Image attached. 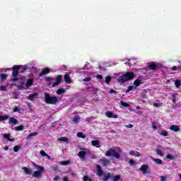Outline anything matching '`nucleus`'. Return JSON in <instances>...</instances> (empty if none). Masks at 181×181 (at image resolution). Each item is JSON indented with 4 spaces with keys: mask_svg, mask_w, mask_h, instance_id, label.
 Instances as JSON below:
<instances>
[{
    "mask_svg": "<svg viewBox=\"0 0 181 181\" xmlns=\"http://www.w3.org/2000/svg\"><path fill=\"white\" fill-rule=\"evenodd\" d=\"M13 112H18L21 111V109H19V107H16L13 109Z\"/></svg>",
    "mask_w": 181,
    "mask_h": 181,
    "instance_id": "3c124183",
    "label": "nucleus"
},
{
    "mask_svg": "<svg viewBox=\"0 0 181 181\" xmlns=\"http://www.w3.org/2000/svg\"><path fill=\"white\" fill-rule=\"evenodd\" d=\"M147 67L148 70H153V71H156L159 70V64L154 63L153 62H148Z\"/></svg>",
    "mask_w": 181,
    "mask_h": 181,
    "instance_id": "423d86ee",
    "label": "nucleus"
},
{
    "mask_svg": "<svg viewBox=\"0 0 181 181\" xmlns=\"http://www.w3.org/2000/svg\"><path fill=\"white\" fill-rule=\"evenodd\" d=\"M160 135H162V136H168V132L165 131V132H162Z\"/></svg>",
    "mask_w": 181,
    "mask_h": 181,
    "instance_id": "de8ad7c7",
    "label": "nucleus"
},
{
    "mask_svg": "<svg viewBox=\"0 0 181 181\" xmlns=\"http://www.w3.org/2000/svg\"><path fill=\"white\" fill-rule=\"evenodd\" d=\"M71 162V161H70V160L61 161L60 165H62L63 166H66V165H69Z\"/></svg>",
    "mask_w": 181,
    "mask_h": 181,
    "instance_id": "c756f323",
    "label": "nucleus"
},
{
    "mask_svg": "<svg viewBox=\"0 0 181 181\" xmlns=\"http://www.w3.org/2000/svg\"><path fill=\"white\" fill-rule=\"evenodd\" d=\"M112 118H118V115L112 113Z\"/></svg>",
    "mask_w": 181,
    "mask_h": 181,
    "instance_id": "0e129e2a",
    "label": "nucleus"
},
{
    "mask_svg": "<svg viewBox=\"0 0 181 181\" xmlns=\"http://www.w3.org/2000/svg\"><path fill=\"white\" fill-rule=\"evenodd\" d=\"M112 114H113V112H110V111H107L105 112V115H106V117H107V118H112Z\"/></svg>",
    "mask_w": 181,
    "mask_h": 181,
    "instance_id": "473e14b6",
    "label": "nucleus"
},
{
    "mask_svg": "<svg viewBox=\"0 0 181 181\" xmlns=\"http://www.w3.org/2000/svg\"><path fill=\"white\" fill-rule=\"evenodd\" d=\"M151 159L157 165H162L163 163V161L162 160L159 159V158H152Z\"/></svg>",
    "mask_w": 181,
    "mask_h": 181,
    "instance_id": "412c9836",
    "label": "nucleus"
},
{
    "mask_svg": "<svg viewBox=\"0 0 181 181\" xmlns=\"http://www.w3.org/2000/svg\"><path fill=\"white\" fill-rule=\"evenodd\" d=\"M60 179V177H59V175H56L54 178L53 180L54 181H57Z\"/></svg>",
    "mask_w": 181,
    "mask_h": 181,
    "instance_id": "6e6d98bb",
    "label": "nucleus"
},
{
    "mask_svg": "<svg viewBox=\"0 0 181 181\" xmlns=\"http://www.w3.org/2000/svg\"><path fill=\"white\" fill-rule=\"evenodd\" d=\"M101 160H102V163H103V166H107V165H110V161L108 159H103Z\"/></svg>",
    "mask_w": 181,
    "mask_h": 181,
    "instance_id": "bb28decb",
    "label": "nucleus"
},
{
    "mask_svg": "<svg viewBox=\"0 0 181 181\" xmlns=\"http://www.w3.org/2000/svg\"><path fill=\"white\" fill-rule=\"evenodd\" d=\"M133 78H135V75L134 74V72L129 71L119 76L117 78V82L120 83V84H125L127 81H129V80H133Z\"/></svg>",
    "mask_w": 181,
    "mask_h": 181,
    "instance_id": "f257e3e1",
    "label": "nucleus"
},
{
    "mask_svg": "<svg viewBox=\"0 0 181 181\" xmlns=\"http://www.w3.org/2000/svg\"><path fill=\"white\" fill-rule=\"evenodd\" d=\"M148 169H149V166L148 165H142L140 168V170L144 175H146V173H148Z\"/></svg>",
    "mask_w": 181,
    "mask_h": 181,
    "instance_id": "1a4fd4ad",
    "label": "nucleus"
},
{
    "mask_svg": "<svg viewBox=\"0 0 181 181\" xmlns=\"http://www.w3.org/2000/svg\"><path fill=\"white\" fill-rule=\"evenodd\" d=\"M64 78L65 80V83H66L67 84H70V83H71V78H70V76L69 74H65Z\"/></svg>",
    "mask_w": 181,
    "mask_h": 181,
    "instance_id": "aec40b11",
    "label": "nucleus"
},
{
    "mask_svg": "<svg viewBox=\"0 0 181 181\" xmlns=\"http://www.w3.org/2000/svg\"><path fill=\"white\" fill-rule=\"evenodd\" d=\"M157 155H159L160 156H163V153L162 152V150L160 149H157L156 151Z\"/></svg>",
    "mask_w": 181,
    "mask_h": 181,
    "instance_id": "a19ab883",
    "label": "nucleus"
},
{
    "mask_svg": "<svg viewBox=\"0 0 181 181\" xmlns=\"http://www.w3.org/2000/svg\"><path fill=\"white\" fill-rule=\"evenodd\" d=\"M11 81H19V78H16V77L12 78Z\"/></svg>",
    "mask_w": 181,
    "mask_h": 181,
    "instance_id": "13d9d810",
    "label": "nucleus"
},
{
    "mask_svg": "<svg viewBox=\"0 0 181 181\" xmlns=\"http://www.w3.org/2000/svg\"><path fill=\"white\" fill-rule=\"evenodd\" d=\"M8 123H10L13 127H15V125H18V119L15 117H10Z\"/></svg>",
    "mask_w": 181,
    "mask_h": 181,
    "instance_id": "4468645a",
    "label": "nucleus"
},
{
    "mask_svg": "<svg viewBox=\"0 0 181 181\" xmlns=\"http://www.w3.org/2000/svg\"><path fill=\"white\" fill-rule=\"evenodd\" d=\"M120 104L122 107H129V103H127L122 100L120 101Z\"/></svg>",
    "mask_w": 181,
    "mask_h": 181,
    "instance_id": "e433bc0d",
    "label": "nucleus"
},
{
    "mask_svg": "<svg viewBox=\"0 0 181 181\" xmlns=\"http://www.w3.org/2000/svg\"><path fill=\"white\" fill-rule=\"evenodd\" d=\"M36 135H37V132H36L30 133V134L28 135L27 139H30V138H32V136H36Z\"/></svg>",
    "mask_w": 181,
    "mask_h": 181,
    "instance_id": "c85d7f7f",
    "label": "nucleus"
},
{
    "mask_svg": "<svg viewBox=\"0 0 181 181\" xmlns=\"http://www.w3.org/2000/svg\"><path fill=\"white\" fill-rule=\"evenodd\" d=\"M111 178H112V181H119L121 180V175H117L114 176V174L107 173L106 175L102 178V181H108Z\"/></svg>",
    "mask_w": 181,
    "mask_h": 181,
    "instance_id": "20e7f679",
    "label": "nucleus"
},
{
    "mask_svg": "<svg viewBox=\"0 0 181 181\" xmlns=\"http://www.w3.org/2000/svg\"><path fill=\"white\" fill-rule=\"evenodd\" d=\"M129 163L130 164V166H132L134 165H136V162H135V160H132V159H130L129 160Z\"/></svg>",
    "mask_w": 181,
    "mask_h": 181,
    "instance_id": "79ce46f5",
    "label": "nucleus"
},
{
    "mask_svg": "<svg viewBox=\"0 0 181 181\" xmlns=\"http://www.w3.org/2000/svg\"><path fill=\"white\" fill-rule=\"evenodd\" d=\"M45 81H46L47 83H50V81H54V78H50V77H46V78H45Z\"/></svg>",
    "mask_w": 181,
    "mask_h": 181,
    "instance_id": "ea45409f",
    "label": "nucleus"
},
{
    "mask_svg": "<svg viewBox=\"0 0 181 181\" xmlns=\"http://www.w3.org/2000/svg\"><path fill=\"white\" fill-rule=\"evenodd\" d=\"M0 90H1V91H5V90H6L5 86H0Z\"/></svg>",
    "mask_w": 181,
    "mask_h": 181,
    "instance_id": "e2e57ef3",
    "label": "nucleus"
},
{
    "mask_svg": "<svg viewBox=\"0 0 181 181\" xmlns=\"http://www.w3.org/2000/svg\"><path fill=\"white\" fill-rule=\"evenodd\" d=\"M38 95L39 94H37V93L30 94L28 96V100H30V101H33L37 98Z\"/></svg>",
    "mask_w": 181,
    "mask_h": 181,
    "instance_id": "ddd939ff",
    "label": "nucleus"
},
{
    "mask_svg": "<svg viewBox=\"0 0 181 181\" xmlns=\"http://www.w3.org/2000/svg\"><path fill=\"white\" fill-rule=\"evenodd\" d=\"M78 121H80V117H78V116L74 117L73 122H75V124H77V122H78Z\"/></svg>",
    "mask_w": 181,
    "mask_h": 181,
    "instance_id": "f704fd0d",
    "label": "nucleus"
},
{
    "mask_svg": "<svg viewBox=\"0 0 181 181\" xmlns=\"http://www.w3.org/2000/svg\"><path fill=\"white\" fill-rule=\"evenodd\" d=\"M134 84L135 87H139V86H141V84H142V82L139 79H136L134 82Z\"/></svg>",
    "mask_w": 181,
    "mask_h": 181,
    "instance_id": "a878e982",
    "label": "nucleus"
},
{
    "mask_svg": "<svg viewBox=\"0 0 181 181\" xmlns=\"http://www.w3.org/2000/svg\"><path fill=\"white\" fill-rule=\"evenodd\" d=\"M56 82L52 84V87H56L57 86H59L60 83H62V75H58L56 78Z\"/></svg>",
    "mask_w": 181,
    "mask_h": 181,
    "instance_id": "9d476101",
    "label": "nucleus"
},
{
    "mask_svg": "<svg viewBox=\"0 0 181 181\" xmlns=\"http://www.w3.org/2000/svg\"><path fill=\"white\" fill-rule=\"evenodd\" d=\"M172 101H173V104H176V95H172Z\"/></svg>",
    "mask_w": 181,
    "mask_h": 181,
    "instance_id": "49530a36",
    "label": "nucleus"
},
{
    "mask_svg": "<svg viewBox=\"0 0 181 181\" xmlns=\"http://www.w3.org/2000/svg\"><path fill=\"white\" fill-rule=\"evenodd\" d=\"M64 93H66V90L63 88H59L57 90V94L58 95H61V94H64Z\"/></svg>",
    "mask_w": 181,
    "mask_h": 181,
    "instance_id": "5701e85b",
    "label": "nucleus"
},
{
    "mask_svg": "<svg viewBox=\"0 0 181 181\" xmlns=\"http://www.w3.org/2000/svg\"><path fill=\"white\" fill-rule=\"evenodd\" d=\"M153 107H155L156 108H158V107H159V103H153Z\"/></svg>",
    "mask_w": 181,
    "mask_h": 181,
    "instance_id": "bf43d9fd",
    "label": "nucleus"
},
{
    "mask_svg": "<svg viewBox=\"0 0 181 181\" xmlns=\"http://www.w3.org/2000/svg\"><path fill=\"white\" fill-rule=\"evenodd\" d=\"M112 77L110 76H107L106 78H105V83L106 84H108L109 83H111V80H112Z\"/></svg>",
    "mask_w": 181,
    "mask_h": 181,
    "instance_id": "c9c22d12",
    "label": "nucleus"
},
{
    "mask_svg": "<svg viewBox=\"0 0 181 181\" xmlns=\"http://www.w3.org/2000/svg\"><path fill=\"white\" fill-rule=\"evenodd\" d=\"M77 136H78V138H83V139L86 138V135H84L81 132H78L77 133Z\"/></svg>",
    "mask_w": 181,
    "mask_h": 181,
    "instance_id": "4c0bfd02",
    "label": "nucleus"
},
{
    "mask_svg": "<svg viewBox=\"0 0 181 181\" xmlns=\"http://www.w3.org/2000/svg\"><path fill=\"white\" fill-rule=\"evenodd\" d=\"M167 159H170V160L175 159V156L172 154H168L166 156Z\"/></svg>",
    "mask_w": 181,
    "mask_h": 181,
    "instance_id": "58836bf2",
    "label": "nucleus"
},
{
    "mask_svg": "<svg viewBox=\"0 0 181 181\" xmlns=\"http://www.w3.org/2000/svg\"><path fill=\"white\" fill-rule=\"evenodd\" d=\"M166 180H167L166 176H161V180H160V181H166Z\"/></svg>",
    "mask_w": 181,
    "mask_h": 181,
    "instance_id": "052dcab7",
    "label": "nucleus"
},
{
    "mask_svg": "<svg viewBox=\"0 0 181 181\" xmlns=\"http://www.w3.org/2000/svg\"><path fill=\"white\" fill-rule=\"evenodd\" d=\"M96 170H97V174H96L97 176H98L99 177H101V176H103L104 170H103V168L101 167V165L97 164Z\"/></svg>",
    "mask_w": 181,
    "mask_h": 181,
    "instance_id": "6e6552de",
    "label": "nucleus"
},
{
    "mask_svg": "<svg viewBox=\"0 0 181 181\" xmlns=\"http://www.w3.org/2000/svg\"><path fill=\"white\" fill-rule=\"evenodd\" d=\"M49 73H50V69L47 67H45L44 69H42V72H40L38 76L40 77H42V76H45V74H49Z\"/></svg>",
    "mask_w": 181,
    "mask_h": 181,
    "instance_id": "9b49d317",
    "label": "nucleus"
},
{
    "mask_svg": "<svg viewBox=\"0 0 181 181\" xmlns=\"http://www.w3.org/2000/svg\"><path fill=\"white\" fill-rule=\"evenodd\" d=\"M33 165L34 168H36V169H37V171H34V173H33V177H35L36 179H39V177H42V173L45 172V168L35 163H33Z\"/></svg>",
    "mask_w": 181,
    "mask_h": 181,
    "instance_id": "7ed1b4c3",
    "label": "nucleus"
},
{
    "mask_svg": "<svg viewBox=\"0 0 181 181\" xmlns=\"http://www.w3.org/2000/svg\"><path fill=\"white\" fill-rule=\"evenodd\" d=\"M105 156H112L113 158H115L116 159H119L121 158V156L119 153L115 151L114 148H109V151H107L105 153Z\"/></svg>",
    "mask_w": 181,
    "mask_h": 181,
    "instance_id": "39448f33",
    "label": "nucleus"
},
{
    "mask_svg": "<svg viewBox=\"0 0 181 181\" xmlns=\"http://www.w3.org/2000/svg\"><path fill=\"white\" fill-rule=\"evenodd\" d=\"M23 86H25V81H21L18 83V88H23Z\"/></svg>",
    "mask_w": 181,
    "mask_h": 181,
    "instance_id": "37998d69",
    "label": "nucleus"
},
{
    "mask_svg": "<svg viewBox=\"0 0 181 181\" xmlns=\"http://www.w3.org/2000/svg\"><path fill=\"white\" fill-rule=\"evenodd\" d=\"M170 129L174 132H179V131H180V127L179 125L173 124L170 127Z\"/></svg>",
    "mask_w": 181,
    "mask_h": 181,
    "instance_id": "f8f14e48",
    "label": "nucleus"
},
{
    "mask_svg": "<svg viewBox=\"0 0 181 181\" xmlns=\"http://www.w3.org/2000/svg\"><path fill=\"white\" fill-rule=\"evenodd\" d=\"M175 87H177V88H179V87H180V86H181L180 80H179V79L175 80Z\"/></svg>",
    "mask_w": 181,
    "mask_h": 181,
    "instance_id": "7c9ffc66",
    "label": "nucleus"
},
{
    "mask_svg": "<svg viewBox=\"0 0 181 181\" xmlns=\"http://www.w3.org/2000/svg\"><path fill=\"white\" fill-rule=\"evenodd\" d=\"M58 141H59L60 142H66V144H69V139L67 137H60L58 139Z\"/></svg>",
    "mask_w": 181,
    "mask_h": 181,
    "instance_id": "4be33fe9",
    "label": "nucleus"
},
{
    "mask_svg": "<svg viewBox=\"0 0 181 181\" xmlns=\"http://www.w3.org/2000/svg\"><path fill=\"white\" fill-rule=\"evenodd\" d=\"M126 128H134V125L132 124L126 125Z\"/></svg>",
    "mask_w": 181,
    "mask_h": 181,
    "instance_id": "680f3d73",
    "label": "nucleus"
},
{
    "mask_svg": "<svg viewBox=\"0 0 181 181\" xmlns=\"http://www.w3.org/2000/svg\"><path fill=\"white\" fill-rule=\"evenodd\" d=\"M9 118V116L8 115H1L0 116V122H2V121H6Z\"/></svg>",
    "mask_w": 181,
    "mask_h": 181,
    "instance_id": "cd10ccee",
    "label": "nucleus"
},
{
    "mask_svg": "<svg viewBox=\"0 0 181 181\" xmlns=\"http://www.w3.org/2000/svg\"><path fill=\"white\" fill-rule=\"evenodd\" d=\"M19 70H21V66L13 65V66L12 76L13 77H16L18 76V74H19Z\"/></svg>",
    "mask_w": 181,
    "mask_h": 181,
    "instance_id": "0eeeda50",
    "label": "nucleus"
},
{
    "mask_svg": "<svg viewBox=\"0 0 181 181\" xmlns=\"http://www.w3.org/2000/svg\"><path fill=\"white\" fill-rule=\"evenodd\" d=\"M20 148L21 147H19V146H15L13 148V151L14 152H18V151H19Z\"/></svg>",
    "mask_w": 181,
    "mask_h": 181,
    "instance_id": "8fccbe9b",
    "label": "nucleus"
},
{
    "mask_svg": "<svg viewBox=\"0 0 181 181\" xmlns=\"http://www.w3.org/2000/svg\"><path fill=\"white\" fill-rule=\"evenodd\" d=\"M83 181H93V179L88 175H85L83 177Z\"/></svg>",
    "mask_w": 181,
    "mask_h": 181,
    "instance_id": "2f4dec72",
    "label": "nucleus"
},
{
    "mask_svg": "<svg viewBox=\"0 0 181 181\" xmlns=\"http://www.w3.org/2000/svg\"><path fill=\"white\" fill-rule=\"evenodd\" d=\"M86 155H87V151H81L78 153V156H79L81 159H85Z\"/></svg>",
    "mask_w": 181,
    "mask_h": 181,
    "instance_id": "dca6fc26",
    "label": "nucleus"
},
{
    "mask_svg": "<svg viewBox=\"0 0 181 181\" xmlns=\"http://www.w3.org/2000/svg\"><path fill=\"white\" fill-rule=\"evenodd\" d=\"M63 181H69V178H67V177H64L63 178Z\"/></svg>",
    "mask_w": 181,
    "mask_h": 181,
    "instance_id": "774afa93",
    "label": "nucleus"
},
{
    "mask_svg": "<svg viewBox=\"0 0 181 181\" xmlns=\"http://www.w3.org/2000/svg\"><path fill=\"white\" fill-rule=\"evenodd\" d=\"M14 129L17 132L23 131V129H25V127H23V125L16 126L14 127Z\"/></svg>",
    "mask_w": 181,
    "mask_h": 181,
    "instance_id": "b1692460",
    "label": "nucleus"
},
{
    "mask_svg": "<svg viewBox=\"0 0 181 181\" xmlns=\"http://www.w3.org/2000/svg\"><path fill=\"white\" fill-rule=\"evenodd\" d=\"M129 153L132 156H136V153H135L133 151H129Z\"/></svg>",
    "mask_w": 181,
    "mask_h": 181,
    "instance_id": "864d4df0",
    "label": "nucleus"
},
{
    "mask_svg": "<svg viewBox=\"0 0 181 181\" xmlns=\"http://www.w3.org/2000/svg\"><path fill=\"white\" fill-rule=\"evenodd\" d=\"M83 81H91V78L87 77L83 79Z\"/></svg>",
    "mask_w": 181,
    "mask_h": 181,
    "instance_id": "5fc2aeb1",
    "label": "nucleus"
},
{
    "mask_svg": "<svg viewBox=\"0 0 181 181\" xmlns=\"http://www.w3.org/2000/svg\"><path fill=\"white\" fill-rule=\"evenodd\" d=\"M22 170H24L25 175H32V169L23 167L22 168Z\"/></svg>",
    "mask_w": 181,
    "mask_h": 181,
    "instance_id": "f3484780",
    "label": "nucleus"
},
{
    "mask_svg": "<svg viewBox=\"0 0 181 181\" xmlns=\"http://www.w3.org/2000/svg\"><path fill=\"white\" fill-rule=\"evenodd\" d=\"M3 136H4V138H5V139H8V141H9L10 142L15 141V139H11L10 138L11 134H3Z\"/></svg>",
    "mask_w": 181,
    "mask_h": 181,
    "instance_id": "a211bd4d",
    "label": "nucleus"
},
{
    "mask_svg": "<svg viewBox=\"0 0 181 181\" xmlns=\"http://www.w3.org/2000/svg\"><path fill=\"white\" fill-rule=\"evenodd\" d=\"M98 78H100V80H103V75H98Z\"/></svg>",
    "mask_w": 181,
    "mask_h": 181,
    "instance_id": "69168bd1",
    "label": "nucleus"
},
{
    "mask_svg": "<svg viewBox=\"0 0 181 181\" xmlns=\"http://www.w3.org/2000/svg\"><path fill=\"white\" fill-rule=\"evenodd\" d=\"M134 90V86H128L127 89L126 90V93H129V91Z\"/></svg>",
    "mask_w": 181,
    "mask_h": 181,
    "instance_id": "c03bdc74",
    "label": "nucleus"
},
{
    "mask_svg": "<svg viewBox=\"0 0 181 181\" xmlns=\"http://www.w3.org/2000/svg\"><path fill=\"white\" fill-rule=\"evenodd\" d=\"M76 175V174L75 173H71V176H72V177H74Z\"/></svg>",
    "mask_w": 181,
    "mask_h": 181,
    "instance_id": "338daca9",
    "label": "nucleus"
},
{
    "mask_svg": "<svg viewBox=\"0 0 181 181\" xmlns=\"http://www.w3.org/2000/svg\"><path fill=\"white\" fill-rule=\"evenodd\" d=\"M40 153V155H42V156H47V154L43 150H41Z\"/></svg>",
    "mask_w": 181,
    "mask_h": 181,
    "instance_id": "09e8293b",
    "label": "nucleus"
},
{
    "mask_svg": "<svg viewBox=\"0 0 181 181\" xmlns=\"http://www.w3.org/2000/svg\"><path fill=\"white\" fill-rule=\"evenodd\" d=\"M45 101L47 104H51L52 105H56L59 103V98L56 96H52L47 93H44Z\"/></svg>",
    "mask_w": 181,
    "mask_h": 181,
    "instance_id": "f03ea898",
    "label": "nucleus"
},
{
    "mask_svg": "<svg viewBox=\"0 0 181 181\" xmlns=\"http://www.w3.org/2000/svg\"><path fill=\"white\" fill-rule=\"evenodd\" d=\"M28 69V65L20 66V70L21 73H25V71H26Z\"/></svg>",
    "mask_w": 181,
    "mask_h": 181,
    "instance_id": "393cba45",
    "label": "nucleus"
},
{
    "mask_svg": "<svg viewBox=\"0 0 181 181\" xmlns=\"http://www.w3.org/2000/svg\"><path fill=\"white\" fill-rule=\"evenodd\" d=\"M33 86V78H28L25 83V87L29 88V87H32Z\"/></svg>",
    "mask_w": 181,
    "mask_h": 181,
    "instance_id": "2eb2a0df",
    "label": "nucleus"
},
{
    "mask_svg": "<svg viewBox=\"0 0 181 181\" xmlns=\"http://www.w3.org/2000/svg\"><path fill=\"white\" fill-rule=\"evenodd\" d=\"M110 94H117V91H115V90H114V89H111L110 90Z\"/></svg>",
    "mask_w": 181,
    "mask_h": 181,
    "instance_id": "4d7b16f0",
    "label": "nucleus"
},
{
    "mask_svg": "<svg viewBox=\"0 0 181 181\" xmlns=\"http://www.w3.org/2000/svg\"><path fill=\"white\" fill-rule=\"evenodd\" d=\"M88 64H90L89 63L86 64L83 68V70H88Z\"/></svg>",
    "mask_w": 181,
    "mask_h": 181,
    "instance_id": "603ef678",
    "label": "nucleus"
},
{
    "mask_svg": "<svg viewBox=\"0 0 181 181\" xmlns=\"http://www.w3.org/2000/svg\"><path fill=\"white\" fill-rule=\"evenodd\" d=\"M88 91L93 92L95 90V88L93 86H88L87 88Z\"/></svg>",
    "mask_w": 181,
    "mask_h": 181,
    "instance_id": "a18cd8bd",
    "label": "nucleus"
},
{
    "mask_svg": "<svg viewBox=\"0 0 181 181\" xmlns=\"http://www.w3.org/2000/svg\"><path fill=\"white\" fill-rule=\"evenodd\" d=\"M92 146H95V148H100V141L98 140H93L91 141Z\"/></svg>",
    "mask_w": 181,
    "mask_h": 181,
    "instance_id": "6ab92c4d",
    "label": "nucleus"
},
{
    "mask_svg": "<svg viewBox=\"0 0 181 181\" xmlns=\"http://www.w3.org/2000/svg\"><path fill=\"white\" fill-rule=\"evenodd\" d=\"M6 77H8V75H6L5 74H1V81H5V80H6Z\"/></svg>",
    "mask_w": 181,
    "mask_h": 181,
    "instance_id": "72a5a7b5",
    "label": "nucleus"
}]
</instances>
